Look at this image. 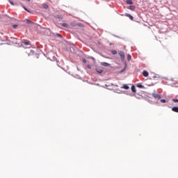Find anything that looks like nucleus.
<instances>
[{
	"label": "nucleus",
	"instance_id": "obj_1",
	"mask_svg": "<svg viewBox=\"0 0 178 178\" xmlns=\"http://www.w3.org/2000/svg\"><path fill=\"white\" fill-rule=\"evenodd\" d=\"M22 47H24V48H30V42L26 41V42H22Z\"/></svg>",
	"mask_w": 178,
	"mask_h": 178
},
{
	"label": "nucleus",
	"instance_id": "obj_24",
	"mask_svg": "<svg viewBox=\"0 0 178 178\" xmlns=\"http://www.w3.org/2000/svg\"><path fill=\"white\" fill-rule=\"evenodd\" d=\"M27 23H29V24H32L33 22H31V20H27Z\"/></svg>",
	"mask_w": 178,
	"mask_h": 178
},
{
	"label": "nucleus",
	"instance_id": "obj_8",
	"mask_svg": "<svg viewBox=\"0 0 178 178\" xmlns=\"http://www.w3.org/2000/svg\"><path fill=\"white\" fill-rule=\"evenodd\" d=\"M172 112H176L177 113H178V107L177 106L172 107Z\"/></svg>",
	"mask_w": 178,
	"mask_h": 178
},
{
	"label": "nucleus",
	"instance_id": "obj_18",
	"mask_svg": "<svg viewBox=\"0 0 178 178\" xmlns=\"http://www.w3.org/2000/svg\"><path fill=\"white\" fill-rule=\"evenodd\" d=\"M56 17L57 19H63V17H62V15H56Z\"/></svg>",
	"mask_w": 178,
	"mask_h": 178
},
{
	"label": "nucleus",
	"instance_id": "obj_12",
	"mask_svg": "<svg viewBox=\"0 0 178 178\" xmlns=\"http://www.w3.org/2000/svg\"><path fill=\"white\" fill-rule=\"evenodd\" d=\"M154 98L157 99H161V95L156 94L154 95Z\"/></svg>",
	"mask_w": 178,
	"mask_h": 178
},
{
	"label": "nucleus",
	"instance_id": "obj_28",
	"mask_svg": "<svg viewBox=\"0 0 178 178\" xmlns=\"http://www.w3.org/2000/svg\"><path fill=\"white\" fill-rule=\"evenodd\" d=\"M57 35H58V37H60V34H57Z\"/></svg>",
	"mask_w": 178,
	"mask_h": 178
},
{
	"label": "nucleus",
	"instance_id": "obj_15",
	"mask_svg": "<svg viewBox=\"0 0 178 178\" xmlns=\"http://www.w3.org/2000/svg\"><path fill=\"white\" fill-rule=\"evenodd\" d=\"M127 60H128V61L131 60V56L130 54H128V55H127Z\"/></svg>",
	"mask_w": 178,
	"mask_h": 178
},
{
	"label": "nucleus",
	"instance_id": "obj_14",
	"mask_svg": "<svg viewBox=\"0 0 178 178\" xmlns=\"http://www.w3.org/2000/svg\"><path fill=\"white\" fill-rule=\"evenodd\" d=\"M42 6H43V8H44V9H48V8H49L48 4H47V3H44V4L42 5Z\"/></svg>",
	"mask_w": 178,
	"mask_h": 178
},
{
	"label": "nucleus",
	"instance_id": "obj_21",
	"mask_svg": "<svg viewBox=\"0 0 178 178\" xmlns=\"http://www.w3.org/2000/svg\"><path fill=\"white\" fill-rule=\"evenodd\" d=\"M9 2L10 3V5H12L13 6H15V3H13V1L9 0Z\"/></svg>",
	"mask_w": 178,
	"mask_h": 178
},
{
	"label": "nucleus",
	"instance_id": "obj_4",
	"mask_svg": "<svg viewBox=\"0 0 178 178\" xmlns=\"http://www.w3.org/2000/svg\"><path fill=\"white\" fill-rule=\"evenodd\" d=\"M26 54H28L29 56H30V55H34V51L29 49L26 51Z\"/></svg>",
	"mask_w": 178,
	"mask_h": 178
},
{
	"label": "nucleus",
	"instance_id": "obj_20",
	"mask_svg": "<svg viewBox=\"0 0 178 178\" xmlns=\"http://www.w3.org/2000/svg\"><path fill=\"white\" fill-rule=\"evenodd\" d=\"M96 71L97 72V73H102V72H104V70L98 69H96Z\"/></svg>",
	"mask_w": 178,
	"mask_h": 178
},
{
	"label": "nucleus",
	"instance_id": "obj_7",
	"mask_svg": "<svg viewBox=\"0 0 178 178\" xmlns=\"http://www.w3.org/2000/svg\"><path fill=\"white\" fill-rule=\"evenodd\" d=\"M126 3L127 5H133L134 2L133 0H126Z\"/></svg>",
	"mask_w": 178,
	"mask_h": 178
},
{
	"label": "nucleus",
	"instance_id": "obj_17",
	"mask_svg": "<svg viewBox=\"0 0 178 178\" xmlns=\"http://www.w3.org/2000/svg\"><path fill=\"white\" fill-rule=\"evenodd\" d=\"M160 102H162V104H166V100L162 99L160 100Z\"/></svg>",
	"mask_w": 178,
	"mask_h": 178
},
{
	"label": "nucleus",
	"instance_id": "obj_22",
	"mask_svg": "<svg viewBox=\"0 0 178 178\" xmlns=\"http://www.w3.org/2000/svg\"><path fill=\"white\" fill-rule=\"evenodd\" d=\"M126 67H126V65H125L124 68L121 70L120 73H123V72H125Z\"/></svg>",
	"mask_w": 178,
	"mask_h": 178
},
{
	"label": "nucleus",
	"instance_id": "obj_10",
	"mask_svg": "<svg viewBox=\"0 0 178 178\" xmlns=\"http://www.w3.org/2000/svg\"><path fill=\"white\" fill-rule=\"evenodd\" d=\"M136 87H138V88H145L144 86H143L141 83H137Z\"/></svg>",
	"mask_w": 178,
	"mask_h": 178
},
{
	"label": "nucleus",
	"instance_id": "obj_3",
	"mask_svg": "<svg viewBox=\"0 0 178 178\" xmlns=\"http://www.w3.org/2000/svg\"><path fill=\"white\" fill-rule=\"evenodd\" d=\"M101 66H104L105 67H109L111 66V64L105 62L100 63Z\"/></svg>",
	"mask_w": 178,
	"mask_h": 178
},
{
	"label": "nucleus",
	"instance_id": "obj_27",
	"mask_svg": "<svg viewBox=\"0 0 178 178\" xmlns=\"http://www.w3.org/2000/svg\"><path fill=\"white\" fill-rule=\"evenodd\" d=\"M88 69H91V66L87 65Z\"/></svg>",
	"mask_w": 178,
	"mask_h": 178
},
{
	"label": "nucleus",
	"instance_id": "obj_5",
	"mask_svg": "<svg viewBox=\"0 0 178 178\" xmlns=\"http://www.w3.org/2000/svg\"><path fill=\"white\" fill-rule=\"evenodd\" d=\"M124 16H126L127 17H129V19H130L131 20H134V17H133L131 16V15H130V14H129V13H125Z\"/></svg>",
	"mask_w": 178,
	"mask_h": 178
},
{
	"label": "nucleus",
	"instance_id": "obj_6",
	"mask_svg": "<svg viewBox=\"0 0 178 178\" xmlns=\"http://www.w3.org/2000/svg\"><path fill=\"white\" fill-rule=\"evenodd\" d=\"M127 9H129V10H136V6H129V7H127Z\"/></svg>",
	"mask_w": 178,
	"mask_h": 178
},
{
	"label": "nucleus",
	"instance_id": "obj_25",
	"mask_svg": "<svg viewBox=\"0 0 178 178\" xmlns=\"http://www.w3.org/2000/svg\"><path fill=\"white\" fill-rule=\"evenodd\" d=\"M13 29H16L17 27V24H14V25H13Z\"/></svg>",
	"mask_w": 178,
	"mask_h": 178
},
{
	"label": "nucleus",
	"instance_id": "obj_9",
	"mask_svg": "<svg viewBox=\"0 0 178 178\" xmlns=\"http://www.w3.org/2000/svg\"><path fill=\"white\" fill-rule=\"evenodd\" d=\"M148 74H149L148 72L147 71L143 72V76H144V77H148Z\"/></svg>",
	"mask_w": 178,
	"mask_h": 178
},
{
	"label": "nucleus",
	"instance_id": "obj_26",
	"mask_svg": "<svg viewBox=\"0 0 178 178\" xmlns=\"http://www.w3.org/2000/svg\"><path fill=\"white\" fill-rule=\"evenodd\" d=\"M83 63H87V60L83 59Z\"/></svg>",
	"mask_w": 178,
	"mask_h": 178
},
{
	"label": "nucleus",
	"instance_id": "obj_2",
	"mask_svg": "<svg viewBox=\"0 0 178 178\" xmlns=\"http://www.w3.org/2000/svg\"><path fill=\"white\" fill-rule=\"evenodd\" d=\"M119 55L120 56L121 60H124V52L123 51H120Z\"/></svg>",
	"mask_w": 178,
	"mask_h": 178
},
{
	"label": "nucleus",
	"instance_id": "obj_11",
	"mask_svg": "<svg viewBox=\"0 0 178 178\" xmlns=\"http://www.w3.org/2000/svg\"><path fill=\"white\" fill-rule=\"evenodd\" d=\"M121 88H124V90H129V86L124 84Z\"/></svg>",
	"mask_w": 178,
	"mask_h": 178
},
{
	"label": "nucleus",
	"instance_id": "obj_16",
	"mask_svg": "<svg viewBox=\"0 0 178 178\" xmlns=\"http://www.w3.org/2000/svg\"><path fill=\"white\" fill-rule=\"evenodd\" d=\"M111 54H113V55H116V54H118V51H116V50H113L111 51Z\"/></svg>",
	"mask_w": 178,
	"mask_h": 178
},
{
	"label": "nucleus",
	"instance_id": "obj_13",
	"mask_svg": "<svg viewBox=\"0 0 178 178\" xmlns=\"http://www.w3.org/2000/svg\"><path fill=\"white\" fill-rule=\"evenodd\" d=\"M131 91H132L133 92H136V86H131Z\"/></svg>",
	"mask_w": 178,
	"mask_h": 178
},
{
	"label": "nucleus",
	"instance_id": "obj_23",
	"mask_svg": "<svg viewBox=\"0 0 178 178\" xmlns=\"http://www.w3.org/2000/svg\"><path fill=\"white\" fill-rule=\"evenodd\" d=\"M173 102H178V99H172Z\"/></svg>",
	"mask_w": 178,
	"mask_h": 178
},
{
	"label": "nucleus",
	"instance_id": "obj_19",
	"mask_svg": "<svg viewBox=\"0 0 178 178\" xmlns=\"http://www.w3.org/2000/svg\"><path fill=\"white\" fill-rule=\"evenodd\" d=\"M61 26H63V27H67V24H66V23H63V24H61Z\"/></svg>",
	"mask_w": 178,
	"mask_h": 178
}]
</instances>
